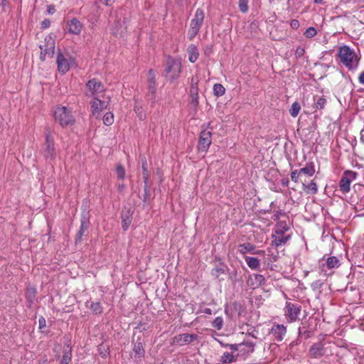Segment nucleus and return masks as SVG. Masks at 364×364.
I'll list each match as a JSON object with an SVG mask.
<instances>
[{
	"mask_svg": "<svg viewBox=\"0 0 364 364\" xmlns=\"http://www.w3.org/2000/svg\"><path fill=\"white\" fill-rule=\"evenodd\" d=\"M337 55L341 63L349 70H355L358 68L360 58L350 46L346 45L340 46Z\"/></svg>",
	"mask_w": 364,
	"mask_h": 364,
	"instance_id": "1",
	"label": "nucleus"
},
{
	"mask_svg": "<svg viewBox=\"0 0 364 364\" xmlns=\"http://www.w3.org/2000/svg\"><path fill=\"white\" fill-rule=\"evenodd\" d=\"M164 71L166 76L168 77L171 81L175 80L179 77L181 72V61L171 56H168L166 59Z\"/></svg>",
	"mask_w": 364,
	"mask_h": 364,
	"instance_id": "2",
	"label": "nucleus"
},
{
	"mask_svg": "<svg viewBox=\"0 0 364 364\" xmlns=\"http://www.w3.org/2000/svg\"><path fill=\"white\" fill-rule=\"evenodd\" d=\"M289 230L285 222H279L275 228V235H272V245L276 247L284 245L290 239V235H285V232Z\"/></svg>",
	"mask_w": 364,
	"mask_h": 364,
	"instance_id": "3",
	"label": "nucleus"
},
{
	"mask_svg": "<svg viewBox=\"0 0 364 364\" xmlns=\"http://www.w3.org/2000/svg\"><path fill=\"white\" fill-rule=\"evenodd\" d=\"M55 119L59 122L62 127L72 125L75 122V118L71 111L65 106L57 107L54 112Z\"/></svg>",
	"mask_w": 364,
	"mask_h": 364,
	"instance_id": "4",
	"label": "nucleus"
},
{
	"mask_svg": "<svg viewBox=\"0 0 364 364\" xmlns=\"http://www.w3.org/2000/svg\"><path fill=\"white\" fill-rule=\"evenodd\" d=\"M205 18V13L202 9H197L193 18L191 21L188 37L192 40L200 31Z\"/></svg>",
	"mask_w": 364,
	"mask_h": 364,
	"instance_id": "5",
	"label": "nucleus"
},
{
	"mask_svg": "<svg viewBox=\"0 0 364 364\" xmlns=\"http://www.w3.org/2000/svg\"><path fill=\"white\" fill-rule=\"evenodd\" d=\"M41 152L48 161H52L55 160L56 157L54 140L51 137L49 130H47L46 132V140L43 144Z\"/></svg>",
	"mask_w": 364,
	"mask_h": 364,
	"instance_id": "6",
	"label": "nucleus"
},
{
	"mask_svg": "<svg viewBox=\"0 0 364 364\" xmlns=\"http://www.w3.org/2000/svg\"><path fill=\"white\" fill-rule=\"evenodd\" d=\"M301 311L300 304L287 301L284 308V315L289 323H293L299 319Z\"/></svg>",
	"mask_w": 364,
	"mask_h": 364,
	"instance_id": "7",
	"label": "nucleus"
},
{
	"mask_svg": "<svg viewBox=\"0 0 364 364\" xmlns=\"http://www.w3.org/2000/svg\"><path fill=\"white\" fill-rule=\"evenodd\" d=\"M358 173L351 170L345 171L339 181V190L343 193H348L350 190V183L355 181Z\"/></svg>",
	"mask_w": 364,
	"mask_h": 364,
	"instance_id": "8",
	"label": "nucleus"
},
{
	"mask_svg": "<svg viewBox=\"0 0 364 364\" xmlns=\"http://www.w3.org/2000/svg\"><path fill=\"white\" fill-rule=\"evenodd\" d=\"M56 63L58 70L61 74H65L70 68L71 64L74 63V60L68 54H63L59 52L57 55Z\"/></svg>",
	"mask_w": 364,
	"mask_h": 364,
	"instance_id": "9",
	"label": "nucleus"
},
{
	"mask_svg": "<svg viewBox=\"0 0 364 364\" xmlns=\"http://www.w3.org/2000/svg\"><path fill=\"white\" fill-rule=\"evenodd\" d=\"M46 43L40 46L41 55L40 58L44 61L46 59V56L53 57L55 51V41L51 37H46L45 38Z\"/></svg>",
	"mask_w": 364,
	"mask_h": 364,
	"instance_id": "10",
	"label": "nucleus"
},
{
	"mask_svg": "<svg viewBox=\"0 0 364 364\" xmlns=\"http://www.w3.org/2000/svg\"><path fill=\"white\" fill-rule=\"evenodd\" d=\"M86 87L88 90L86 95L89 97L97 95L105 91V85L95 78L90 80L86 84Z\"/></svg>",
	"mask_w": 364,
	"mask_h": 364,
	"instance_id": "11",
	"label": "nucleus"
},
{
	"mask_svg": "<svg viewBox=\"0 0 364 364\" xmlns=\"http://www.w3.org/2000/svg\"><path fill=\"white\" fill-rule=\"evenodd\" d=\"M212 142V133L206 129L201 131L199 136L198 149L201 152H206Z\"/></svg>",
	"mask_w": 364,
	"mask_h": 364,
	"instance_id": "12",
	"label": "nucleus"
},
{
	"mask_svg": "<svg viewBox=\"0 0 364 364\" xmlns=\"http://www.w3.org/2000/svg\"><path fill=\"white\" fill-rule=\"evenodd\" d=\"M147 84V97L154 102L156 98V82L155 73L152 69L149 70Z\"/></svg>",
	"mask_w": 364,
	"mask_h": 364,
	"instance_id": "13",
	"label": "nucleus"
},
{
	"mask_svg": "<svg viewBox=\"0 0 364 364\" xmlns=\"http://www.w3.org/2000/svg\"><path fill=\"white\" fill-rule=\"evenodd\" d=\"M90 224L89 213L85 210L81 214L80 227L76 234L75 242H80L85 232L87 230Z\"/></svg>",
	"mask_w": 364,
	"mask_h": 364,
	"instance_id": "14",
	"label": "nucleus"
},
{
	"mask_svg": "<svg viewBox=\"0 0 364 364\" xmlns=\"http://www.w3.org/2000/svg\"><path fill=\"white\" fill-rule=\"evenodd\" d=\"M322 342L314 343L309 351V355L314 358H320L327 353V348Z\"/></svg>",
	"mask_w": 364,
	"mask_h": 364,
	"instance_id": "15",
	"label": "nucleus"
},
{
	"mask_svg": "<svg viewBox=\"0 0 364 364\" xmlns=\"http://www.w3.org/2000/svg\"><path fill=\"white\" fill-rule=\"evenodd\" d=\"M66 28L70 34L77 36L80 34L83 24L77 18L73 17L67 21Z\"/></svg>",
	"mask_w": 364,
	"mask_h": 364,
	"instance_id": "16",
	"label": "nucleus"
},
{
	"mask_svg": "<svg viewBox=\"0 0 364 364\" xmlns=\"http://www.w3.org/2000/svg\"><path fill=\"white\" fill-rule=\"evenodd\" d=\"M265 278L263 275L259 274H252L248 276L247 285L250 289H255L264 284Z\"/></svg>",
	"mask_w": 364,
	"mask_h": 364,
	"instance_id": "17",
	"label": "nucleus"
},
{
	"mask_svg": "<svg viewBox=\"0 0 364 364\" xmlns=\"http://www.w3.org/2000/svg\"><path fill=\"white\" fill-rule=\"evenodd\" d=\"M238 252L241 255H245L247 252H250L255 255H259L262 257H264L265 255L264 250H256V247L250 242L239 245Z\"/></svg>",
	"mask_w": 364,
	"mask_h": 364,
	"instance_id": "18",
	"label": "nucleus"
},
{
	"mask_svg": "<svg viewBox=\"0 0 364 364\" xmlns=\"http://www.w3.org/2000/svg\"><path fill=\"white\" fill-rule=\"evenodd\" d=\"M197 338L196 334L182 333L175 336L174 342L179 346H183L192 343Z\"/></svg>",
	"mask_w": 364,
	"mask_h": 364,
	"instance_id": "19",
	"label": "nucleus"
},
{
	"mask_svg": "<svg viewBox=\"0 0 364 364\" xmlns=\"http://www.w3.org/2000/svg\"><path fill=\"white\" fill-rule=\"evenodd\" d=\"M271 332L276 341H282L287 333V328L283 324H274Z\"/></svg>",
	"mask_w": 364,
	"mask_h": 364,
	"instance_id": "20",
	"label": "nucleus"
},
{
	"mask_svg": "<svg viewBox=\"0 0 364 364\" xmlns=\"http://www.w3.org/2000/svg\"><path fill=\"white\" fill-rule=\"evenodd\" d=\"M91 109L93 114L107 109L108 102L95 97L90 102Z\"/></svg>",
	"mask_w": 364,
	"mask_h": 364,
	"instance_id": "21",
	"label": "nucleus"
},
{
	"mask_svg": "<svg viewBox=\"0 0 364 364\" xmlns=\"http://www.w3.org/2000/svg\"><path fill=\"white\" fill-rule=\"evenodd\" d=\"M133 351L135 358H142L144 356V341L141 337H138L134 344Z\"/></svg>",
	"mask_w": 364,
	"mask_h": 364,
	"instance_id": "22",
	"label": "nucleus"
},
{
	"mask_svg": "<svg viewBox=\"0 0 364 364\" xmlns=\"http://www.w3.org/2000/svg\"><path fill=\"white\" fill-rule=\"evenodd\" d=\"M122 227L124 230H128L132 222V212L130 209L123 210L121 215Z\"/></svg>",
	"mask_w": 364,
	"mask_h": 364,
	"instance_id": "23",
	"label": "nucleus"
},
{
	"mask_svg": "<svg viewBox=\"0 0 364 364\" xmlns=\"http://www.w3.org/2000/svg\"><path fill=\"white\" fill-rule=\"evenodd\" d=\"M242 348L240 349V354L245 355L252 353L255 350V343L248 339L244 340L242 343Z\"/></svg>",
	"mask_w": 364,
	"mask_h": 364,
	"instance_id": "24",
	"label": "nucleus"
},
{
	"mask_svg": "<svg viewBox=\"0 0 364 364\" xmlns=\"http://www.w3.org/2000/svg\"><path fill=\"white\" fill-rule=\"evenodd\" d=\"M111 30L113 35H114L115 36L122 37V34L124 33L126 30V27L124 25V22L117 20L112 26Z\"/></svg>",
	"mask_w": 364,
	"mask_h": 364,
	"instance_id": "25",
	"label": "nucleus"
},
{
	"mask_svg": "<svg viewBox=\"0 0 364 364\" xmlns=\"http://www.w3.org/2000/svg\"><path fill=\"white\" fill-rule=\"evenodd\" d=\"M188 54V60L191 63H195L199 56V51L197 46L194 44H191L187 49Z\"/></svg>",
	"mask_w": 364,
	"mask_h": 364,
	"instance_id": "26",
	"label": "nucleus"
},
{
	"mask_svg": "<svg viewBox=\"0 0 364 364\" xmlns=\"http://www.w3.org/2000/svg\"><path fill=\"white\" fill-rule=\"evenodd\" d=\"M245 260L247 264V266L252 270H257L259 269V261L257 258L250 257V256H245Z\"/></svg>",
	"mask_w": 364,
	"mask_h": 364,
	"instance_id": "27",
	"label": "nucleus"
},
{
	"mask_svg": "<svg viewBox=\"0 0 364 364\" xmlns=\"http://www.w3.org/2000/svg\"><path fill=\"white\" fill-rule=\"evenodd\" d=\"M303 190L306 193L316 194L318 192V188L314 181H311L310 183H302Z\"/></svg>",
	"mask_w": 364,
	"mask_h": 364,
	"instance_id": "28",
	"label": "nucleus"
},
{
	"mask_svg": "<svg viewBox=\"0 0 364 364\" xmlns=\"http://www.w3.org/2000/svg\"><path fill=\"white\" fill-rule=\"evenodd\" d=\"M240 353H237L236 355H234L232 353L225 352L221 356L220 362L223 364H230L236 361L235 357L238 356Z\"/></svg>",
	"mask_w": 364,
	"mask_h": 364,
	"instance_id": "29",
	"label": "nucleus"
},
{
	"mask_svg": "<svg viewBox=\"0 0 364 364\" xmlns=\"http://www.w3.org/2000/svg\"><path fill=\"white\" fill-rule=\"evenodd\" d=\"M190 95L191 97V104L194 106L198 105V87L196 85L191 86Z\"/></svg>",
	"mask_w": 364,
	"mask_h": 364,
	"instance_id": "30",
	"label": "nucleus"
},
{
	"mask_svg": "<svg viewBox=\"0 0 364 364\" xmlns=\"http://www.w3.org/2000/svg\"><path fill=\"white\" fill-rule=\"evenodd\" d=\"M141 161L143 179H144V183L146 185L148 183L149 174V171H148V168H147V162H146V157L145 156L142 157Z\"/></svg>",
	"mask_w": 364,
	"mask_h": 364,
	"instance_id": "31",
	"label": "nucleus"
},
{
	"mask_svg": "<svg viewBox=\"0 0 364 364\" xmlns=\"http://www.w3.org/2000/svg\"><path fill=\"white\" fill-rule=\"evenodd\" d=\"M299 171L303 174L307 175L309 176H312L315 173V168L312 163L306 164V166L299 169Z\"/></svg>",
	"mask_w": 364,
	"mask_h": 364,
	"instance_id": "32",
	"label": "nucleus"
},
{
	"mask_svg": "<svg viewBox=\"0 0 364 364\" xmlns=\"http://www.w3.org/2000/svg\"><path fill=\"white\" fill-rule=\"evenodd\" d=\"M326 267L328 269H333L335 267H338L340 265L339 260L336 257H329L326 259Z\"/></svg>",
	"mask_w": 364,
	"mask_h": 364,
	"instance_id": "33",
	"label": "nucleus"
},
{
	"mask_svg": "<svg viewBox=\"0 0 364 364\" xmlns=\"http://www.w3.org/2000/svg\"><path fill=\"white\" fill-rule=\"evenodd\" d=\"M326 105V100L323 97H314V107L316 109H323Z\"/></svg>",
	"mask_w": 364,
	"mask_h": 364,
	"instance_id": "34",
	"label": "nucleus"
},
{
	"mask_svg": "<svg viewBox=\"0 0 364 364\" xmlns=\"http://www.w3.org/2000/svg\"><path fill=\"white\" fill-rule=\"evenodd\" d=\"M90 309L95 314H101L103 311V308L100 302H92Z\"/></svg>",
	"mask_w": 364,
	"mask_h": 364,
	"instance_id": "35",
	"label": "nucleus"
},
{
	"mask_svg": "<svg viewBox=\"0 0 364 364\" xmlns=\"http://www.w3.org/2000/svg\"><path fill=\"white\" fill-rule=\"evenodd\" d=\"M300 110V104L298 102H294L289 109V114H291V117H296L299 114Z\"/></svg>",
	"mask_w": 364,
	"mask_h": 364,
	"instance_id": "36",
	"label": "nucleus"
},
{
	"mask_svg": "<svg viewBox=\"0 0 364 364\" xmlns=\"http://www.w3.org/2000/svg\"><path fill=\"white\" fill-rule=\"evenodd\" d=\"M225 92V87L219 83L215 84L213 86V93L217 97L223 96Z\"/></svg>",
	"mask_w": 364,
	"mask_h": 364,
	"instance_id": "37",
	"label": "nucleus"
},
{
	"mask_svg": "<svg viewBox=\"0 0 364 364\" xmlns=\"http://www.w3.org/2000/svg\"><path fill=\"white\" fill-rule=\"evenodd\" d=\"M226 267L225 265H220L213 268L211 271V274L215 277H218L220 274H224L225 272Z\"/></svg>",
	"mask_w": 364,
	"mask_h": 364,
	"instance_id": "38",
	"label": "nucleus"
},
{
	"mask_svg": "<svg viewBox=\"0 0 364 364\" xmlns=\"http://www.w3.org/2000/svg\"><path fill=\"white\" fill-rule=\"evenodd\" d=\"M102 119L106 126H109L114 122V114L112 112H107L104 115Z\"/></svg>",
	"mask_w": 364,
	"mask_h": 364,
	"instance_id": "39",
	"label": "nucleus"
},
{
	"mask_svg": "<svg viewBox=\"0 0 364 364\" xmlns=\"http://www.w3.org/2000/svg\"><path fill=\"white\" fill-rule=\"evenodd\" d=\"M98 352L101 357L106 358L109 353V348L106 345L102 343L98 346Z\"/></svg>",
	"mask_w": 364,
	"mask_h": 364,
	"instance_id": "40",
	"label": "nucleus"
},
{
	"mask_svg": "<svg viewBox=\"0 0 364 364\" xmlns=\"http://www.w3.org/2000/svg\"><path fill=\"white\" fill-rule=\"evenodd\" d=\"M71 360V350H65L63 352V355L60 362V364H68Z\"/></svg>",
	"mask_w": 364,
	"mask_h": 364,
	"instance_id": "41",
	"label": "nucleus"
},
{
	"mask_svg": "<svg viewBox=\"0 0 364 364\" xmlns=\"http://www.w3.org/2000/svg\"><path fill=\"white\" fill-rule=\"evenodd\" d=\"M223 326V319L220 316L216 317L212 322V326L217 330H220Z\"/></svg>",
	"mask_w": 364,
	"mask_h": 364,
	"instance_id": "42",
	"label": "nucleus"
},
{
	"mask_svg": "<svg viewBox=\"0 0 364 364\" xmlns=\"http://www.w3.org/2000/svg\"><path fill=\"white\" fill-rule=\"evenodd\" d=\"M116 173L118 179L123 180L124 178L125 170L124 168L121 164L117 166Z\"/></svg>",
	"mask_w": 364,
	"mask_h": 364,
	"instance_id": "43",
	"label": "nucleus"
},
{
	"mask_svg": "<svg viewBox=\"0 0 364 364\" xmlns=\"http://www.w3.org/2000/svg\"><path fill=\"white\" fill-rule=\"evenodd\" d=\"M317 31L314 27H309L305 31L304 35L306 38H311L314 37Z\"/></svg>",
	"mask_w": 364,
	"mask_h": 364,
	"instance_id": "44",
	"label": "nucleus"
},
{
	"mask_svg": "<svg viewBox=\"0 0 364 364\" xmlns=\"http://www.w3.org/2000/svg\"><path fill=\"white\" fill-rule=\"evenodd\" d=\"M239 9L242 13H246L248 11V0H239Z\"/></svg>",
	"mask_w": 364,
	"mask_h": 364,
	"instance_id": "45",
	"label": "nucleus"
},
{
	"mask_svg": "<svg viewBox=\"0 0 364 364\" xmlns=\"http://www.w3.org/2000/svg\"><path fill=\"white\" fill-rule=\"evenodd\" d=\"M300 175L301 173L299 170H294L291 173V178L294 182L298 183Z\"/></svg>",
	"mask_w": 364,
	"mask_h": 364,
	"instance_id": "46",
	"label": "nucleus"
},
{
	"mask_svg": "<svg viewBox=\"0 0 364 364\" xmlns=\"http://www.w3.org/2000/svg\"><path fill=\"white\" fill-rule=\"evenodd\" d=\"M242 348V344L240 343H235V344H230L229 346V348L232 351H239L240 353V349Z\"/></svg>",
	"mask_w": 364,
	"mask_h": 364,
	"instance_id": "47",
	"label": "nucleus"
},
{
	"mask_svg": "<svg viewBox=\"0 0 364 364\" xmlns=\"http://www.w3.org/2000/svg\"><path fill=\"white\" fill-rule=\"evenodd\" d=\"M39 328L43 332V329L46 327V321L44 317L41 316L38 319Z\"/></svg>",
	"mask_w": 364,
	"mask_h": 364,
	"instance_id": "48",
	"label": "nucleus"
},
{
	"mask_svg": "<svg viewBox=\"0 0 364 364\" xmlns=\"http://www.w3.org/2000/svg\"><path fill=\"white\" fill-rule=\"evenodd\" d=\"M213 48V46L211 44H208V45H206L205 47H204V53L205 55L207 56H209L210 55V54L212 53V50Z\"/></svg>",
	"mask_w": 364,
	"mask_h": 364,
	"instance_id": "49",
	"label": "nucleus"
},
{
	"mask_svg": "<svg viewBox=\"0 0 364 364\" xmlns=\"http://www.w3.org/2000/svg\"><path fill=\"white\" fill-rule=\"evenodd\" d=\"M50 26V21L49 19H44L42 22H41V28L45 29V28H48L49 26Z\"/></svg>",
	"mask_w": 364,
	"mask_h": 364,
	"instance_id": "50",
	"label": "nucleus"
},
{
	"mask_svg": "<svg viewBox=\"0 0 364 364\" xmlns=\"http://www.w3.org/2000/svg\"><path fill=\"white\" fill-rule=\"evenodd\" d=\"M290 26L293 29H297L299 27V22L298 20L293 19L291 21Z\"/></svg>",
	"mask_w": 364,
	"mask_h": 364,
	"instance_id": "51",
	"label": "nucleus"
},
{
	"mask_svg": "<svg viewBox=\"0 0 364 364\" xmlns=\"http://www.w3.org/2000/svg\"><path fill=\"white\" fill-rule=\"evenodd\" d=\"M99 2L102 3V4H105V6H111L115 0H98Z\"/></svg>",
	"mask_w": 364,
	"mask_h": 364,
	"instance_id": "52",
	"label": "nucleus"
},
{
	"mask_svg": "<svg viewBox=\"0 0 364 364\" xmlns=\"http://www.w3.org/2000/svg\"><path fill=\"white\" fill-rule=\"evenodd\" d=\"M55 9L54 6H53V5L48 6V7H47V12L49 14H53L55 13Z\"/></svg>",
	"mask_w": 364,
	"mask_h": 364,
	"instance_id": "53",
	"label": "nucleus"
},
{
	"mask_svg": "<svg viewBox=\"0 0 364 364\" xmlns=\"http://www.w3.org/2000/svg\"><path fill=\"white\" fill-rule=\"evenodd\" d=\"M358 81L360 84L364 85V71L360 74Z\"/></svg>",
	"mask_w": 364,
	"mask_h": 364,
	"instance_id": "54",
	"label": "nucleus"
},
{
	"mask_svg": "<svg viewBox=\"0 0 364 364\" xmlns=\"http://www.w3.org/2000/svg\"><path fill=\"white\" fill-rule=\"evenodd\" d=\"M198 78L196 77H192L191 78V86L196 85L198 86Z\"/></svg>",
	"mask_w": 364,
	"mask_h": 364,
	"instance_id": "55",
	"label": "nucleus"
},
{
	"mask_svg": "<svg viewBox=\"0 0 364 364\" xmlns=\"http://www.w3.org/2000/svg\"><path fill=\"white\" fill-rule=\"evenodd\" d=\"M203 312L206 314H212V310L209 308H205L203 310Z\"/></svg>",
	"mask_w": 364,
	"mask_h": 364,
	"instance_id": "56",
	"label": "nucleus"
},
{
	"mask_svg": "<svg viewBox=\"0 0 364 364\" xmlns=\"http://www.w3.org/2000/svg\"><path fill=\"white\" fill-rule=\"evenodd\" d=\"M298 331H299V334H301V333H302L303 332H304V333H306V328H305L304 326H303V327H299V328H298Z\"/></svg>",
	"mask_w": 364,
	"mask_h": 364,
	"instance_id": "57",
	"label": "nucleus"
},
{
	"mask_svg": "<svg viewBox=\"0 0 364 364\" xmlns=\"http://www.w3.org/2000/svg\"><path fill=\"white\" fill-rule=\"evenodd\" d=\"M304 53V50L303 48H298L296 50V53L299 55H303Z\"/></svg>",
	"mask_w": 364,
	"mask_h": 364,
	"instance_id": "58",
	"label": "nucleus"
},
{
	"mask_svg": "<svg viewBox=\"0 0 364 364\" xmlns=\"http://www.w3.org/2000/svg\"><path fill=\"white\" fill-rule=\"evenodd\" d=\"M314 2L316 4H322L324 3V0H314Z\"/></svg>",
	"mask_w": 364,
	"mask_h": 364,
	"instance_id": "59",
	"label": "nucleus"
},
{
	"mask_svg": "<svg viewBox=\"0 0 364 364\" xmlns=\"http://www.w3.org/2000/svg\"><path fill=\"white\" fill-rule=\"evenodd\" d=\"M220 344L223 347H228V348H229V346L230 345V344H229V343H223V342H221V341H220Z\"/></svg>",
	"mask_w": 364,
	"mask_h": 364,
	"instance_id": "60",
	"label": "nucleus"
},
{
	"mask_svg": "<svg viewBox=\"0 0 364 364\" xmlns=\"http://www.w3.org/2000/svg\"><path fill=\"white\" fill-rule=\"evenodd\" d=\"M236 277V276H235V275L233 274V273H231V274H230V279H232V277Z\"/></svg>",
	"mask_w": 364,
	"mask_h": 364,
	"instance_id": "61",
	"label": "nucleus"
},
{
	"mask_svg": "<svg viewBox=\"0 0 364 364\" xmlns=\"http://www.w3.org/2000/svg\"><path fill=\"white\" fill-rule=\"evenodd\" d=\"M46 360H43V362L41 364H46Z\"/></svg>",
	"mask_w": 364,
	"mask_h": 364,
	"instance_id": "62",
	"label": "nucleus"
},
{
	"mask_svg": "<svg viewBox=\"0 0 364 364\" xmlns=\"http://www.w3.org/2000/svg\"><path fill=\"white\" fill-rule=\"evenodd\" d=\"M233 274H234L235 276H236V274H237V272H236V271H235V272H234V273H233Z\"/></svg>",
	"mask_w": 364,
	"mask_h": 364,
	"instance_id": "63",
	"label": "nucleus"
},
{
	"mask_svg": "<svg viewBox=\"0 0 364 364\" xmlns=\"http://www.w3.org/2000/svg\"><path fill=\"white\" fill-rule=\"evenodd\" d=\"M287 183H288V181H287ZM282 184H283V185L286 184V181L282 182Z\"/></svg>",
	"mask_w": 364,
	"mask_h": 364,
	"instance_id": "64",
	"label": "nucleus"
}]
</instances>
